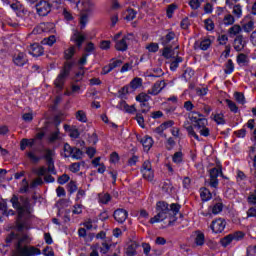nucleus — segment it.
<instances>
[{"label":"nucleus","mask_w":256,"mask_h":256,"mask_svg":"<svg viewBox=\"0 0 256 256\" xmlns=\"http://www.w3.org/2000/svg\"><path fill=\"white\" fill-rule=\"evenodd\" d=\"M73 55H75V46H70L64 51V57L67 60L72 59Z\"/></svg>","instance_id":"obj_42"},{"label":"nucleus","mask_w":256,"mask_h":256,"mask_svg":"<svg viewBox=\"0 0 256 256\" xmlns=\"http://www.w3.org/2000/svg\"><path fill=\"white\" fill-rule=\"evenodd\" d=\"M236 179L238 183H245V181H247V176L245 175V173H243V171L238 170Z\"/></svg>","instance_id":"obj_54"},{"label":"nucleus","mask_w":256,"mask_h":256,"mask_svg":"<svg viewBox=\"0 0 256 256\" xmlns=\"http://www.w3.org/2000/svg\"><path fill=\"white\" fill-rule=\"evenodd\" d=\"M225 73H227V75H231V73H233V71H235V65L233 64V60L229 59L226 63V68H225Z\"/></svg>","instance_id":"obj_45"},{"label":"nucleus","mask_w":256,"mask_h":256,"mask_svg":"<svg viewBox=\"0 0 256 256\" xmlns=\"http://www.w3.org/2000/svg\"><path fill=\"white\" fill-rule=\"evenodd\" d=\"M225 103L232 113H237L239 111V107H237V104L232 100L226 99Z\"/></svg>","instance_id":"obj_36"},{"label":"nucleus","mask_w":256,"mask_h":256,"mask_svg":"<svg viewBox=\"0 0 256 256\" xmlns=\"http://www.w3.org/2000/svg\"><path fill=\"white\" fill-rule=\"evenodd\" d=\"M52 5L51 3L41 0L36 4V10L40 17H47L48 14L51 13Z\"/></svg>","instance_id":"obj_5"},{"label":"nucleus","mask_w":256,"mask_h":256,"mask_svg":"<svg viewBox=\"0 0 256 256\" xmlns=\"http://www.w3.org/2000/svg\"><path fill=\"white\" fill-rule=\"evenodd\" d=\"M166 83L165 81H158L156 82L151 89L148 90V95H159V93H161V91H163V89H165L166 87Z\"/></svg>","instance_id":"obj_13"},{"label":"nucleus","mask_w":256,"mask_h":256,"mask_svg":"<svg viewBox=\"0 0 256 256\" xmlns=\"http://www.w3.org/2000/svg\"><path fill=\"white\" fill-rule=\"evenodd\" d=\"M44 53L45 50L43 49V46L39 45L38 43L30 45L29 54L32 55V57H41V55Z\"/></svg>","instance_id":"obj_14"},{"label":"nucleus","mask_w":256,"mask_h":256,"mask_svg":"<svg viewBox=\"0 0 256 256\" xmlns=\"http://www.w3.org/2000/svg\"><path fill=\"white\" fill-rule=\"evenodd\" d=\"M12 207L16 209L18 213V218L16 221V227L18 231H27L29 229V222L25 221L29 219L31 215V207H29V200L24 197L13 196L10 200Z\"/></svg>","instance_id":"obj_1"},{"label":"nucleus","mask_w":256,"mask_h":256,"mask_svg":"<svg viewBox=\"0 0 256 256\" xmlns=\"http://www.w3.org/2000/svg\"><path fill=\"white\" fill-rule=\"evenodd\" d=\"M72 67H73V64L71 62H67L64 64V68L61 70L60 73H62V75H66V77H69V73Z\"/></svg>","instance_id":"obj_51"},{"label":"nucleus","mask_w":256,"mask_h":256,"mask_svg":"<svg viewBox=\"0 0 256 256\" xmlns=\"http://www.w3.org/2000/svg\"><path fill=\"white\" fill-rule=\"evenodd\" d=\"M205 27L208 31H211L212 29H215V24L213 23V20L207 19L204 21Z\"/></svg>","instance_id":"obj_62"},{"label":"nucleus","mask_w":256,"mask_h":256,"mask_svg":"<svg viewBox=\"0 0 256 256\" xmlns=\"http://www.w3.org/2000/svg\"><path fill=\"white\" fill-rule=\"evenodd\" d=\"M149 99H151V97L148 96V94L146 93H140L138 96H136V101H138V103H141V113H149V106H147L146 104Z\"/></svg>","instance_id":"obj_11"},{"label":"nucleus","mask_w":256,"mask_h":256,"mask_svg":"<svg viewBox=\"0 0 256 256\" xmlns=\"http://www.w3.org/2000/svg\"><path fill=\"white\" fill-rule=\"evenodd\" d=\"M162 55L165 57V59H172V57H175V50L165 47Z\"/></svg>","instance_id":"obj_38"},{"label":"nucleus","mask_w":256,"mask_h":256,"mask_svg":"<svg viewBox=\"0 0 256 256\" xmlns=\"http://www.w3.org/2000/svg\"><path fill=\"white\" fill-rule=\"evenodd\" d=\"M41 255V250L35 246H21L18 244L14 256H38Z\"/></svg>","instance_id":"obj_4"},{"label":"nucleus","mask_w":256,"mask_h":256,"mask_svg":"<svg viewBox=\"0 0 256 256\" xmlns=\"http://www.w3.org/2000/svg\"><path fill=\"white\" fill-rule=\"evenodd\" d=\"M256 255V246H249L247 248V256Z\"/></svg>","instance_id":"obj_64"},{"label":"nucleus","mask_w":256,"mask_h":256,"mask_svg":"<svg viewBox=\"0 0 256 256\" xmlns=\"http://www.w3.org/2000/svg\"><path fill=\"white\" fill-rule=\"evenodd\" d=\"M213 44V39L211 37L202 38L201 40L196 41L195 47L201 51H207Z\"/></svg>","instance_id":"obj_12"},{"label":"nucleus","mask_w":256,"mask_h":256,"mask_svg":"<svg viewBox=\"0 0 256 256\" xmlns=\"http://www.w3.org/2000/svg\"><path fill=\"white\" fill-rule=\"evenodd\" d=\"M233 236L231 234L227 235L226 237L220 240L222 247H229L233 243Z\"/></svg>","instance_id":"obj_35"},{"label":"nucleus","mask_w":256,"mask_h":256,"mask_svg":"<svg viewBox=\"0 0 256 256\" xmlns=\"http://www.w3.org/2000/svg\"><path fill=\"white\" fill-rule=\"evenodd\" d=\"M223 23L224 25H233V23H235V16L231 14L225 15L223 19Z\"/></svg>","instance_id":"obj_52"},{"label":"nucleus","mask_w":256,"mask_h":256,"mask_svg":"<svg viewBox=\"0 0 256 256\" xmlns=\"http://www.w3.org/2000/svg\"><path fill=\"white\" fill-rule=\"evenodd\" d=\"M76 119L80 121V123H87V113L83 110H78L76 112Z\"/></svg>","instance_id":"obj_32"},{"label":"nucleus","mask_w":256,"mask_h":256,"mask_svg":"<svg viewBox=\"0 0 256 256\" xmlns=\"http://www.w3.org/2000/svg\"><path fill=\"white\" fill-rule=\"evenodd\" d=\"M27 54L21 51H16L12 56V63L16 67H24L28 63Z\"/></svg>","instance_id":"obj_6"},{"label":"nucleus","mask_w":256,"mask_h":256,"mask_svg":"<svg viewBox=\"0 0 256 256\" xmlns=\"http://www.w3.org/2000/svg\"><path fill=\"white\" fill-rule=\"evenodd\" d=\"M173 125H175V122H173V120L166 121V122L162 123L159 127H157L155 129V132L158 133V135H161V133H163V131H166V129H171V127H173Z\"/></svg>","instance_id":"obj_23"},{"label":"nucleus","mask_w":256,"mask_h":256,"mask_svg":"<svg viewBox=\"0 0 256 256\" xmlns=\"http://www.w3.org/2000/svg\"><path fill=\"white\" fill-rule=\"evenodd\" d=\"M110 65L112 66V69H117V67H121V65H123V60L117 59V58H113L110 61Z\"/></svg>","instance_id":"obj_56"},{"label":"nucleus","mask_w":256,"mask_h":256,"mask_svg":"<svg viewBox=\"0 0 256 256\" xmlns=\"http://www.w3.org/2000/svg\"><path fill=\"white\" fill-rule=\"evenodd\" d=\"M36 33H56L57 28L55 27L54 23H40L34 30L33 32Z\"/></svg>","instance_id":"obj_9"},{"label":"nucleus","mask_w":256,"mask_h":256,"mask_svg":"<svg viewBox=\"0 0 256 256\" xmlns=\"http://www.w3.org/2000/svg\"><path fill=\"white\" fill-rule=\"evenodd\" d=\"M172 41H175L174 33L166 34L164 37L161 38V43L164 45V47H167V45H171Z\"/></svg>","instance_id":"obj_28"},{"label":"nucleus","mask_w":256,"mask_h":256,"mask_svg":"<svg viewBox=\"0 0 256 256\" xmlns=\"http://www.w3.org/2000/svg\"><path fill=\"white\" fill-rule=\"evenodd\" d=\"M82 5H83L82 11L87 15H89V13H93V11L95 10V2H92L91 0H84Z\"/></svg>","instance_id":"obj_19"},{"label":"nucleus","mask_w":256,"mask_h":256,"mask_svg":"<svg viewBox=\"0 0 256 256\" xmlns=\"http://www.w3.org/2000/svg\"><path fill=\"white\" fill-rule=\"evenodd\" d=\"M194 243L197 247H203L205 245V234L201 231L194 232Z\"/></svg>","instance_id":"obj_18"},{"label":"nucleus","mask_w":256,"mask_h":256,"mask_svg":"<svg viewBox=\"0 0 256 256\" xmlns=\"http://www.w3.org/2000/svg\"><path fill=\"white\" fill-rule=\"evenodd\" d=\"M73 93H81V87L79 85H72L71 91L66 90L64 95L69 97V96L73 95Z\"/></svg>","instance_id":"obj_49"},{"label":"nucleus","mask_w":256,"mask_h":256,"mask_svg":"<svg viewBox=\"0 0 256 256\" xmlns=\"http://www.w3.org/2000/svg\"><path fill=\"white\" fill-rule=\"evenodd\" d=\"M110 201H111V195H109L108 193L99 194V203H103L104 205H107V203Z\"/></svg>","instance_id":"obj_48"},{"label":"nucleus","mask_w":256,"mask_h":256,"mask_svg":"<svg viewBox=\"0 0 256 256\" xmlns=\"http://www.w3.org/2000/svg\"><path fill=\"white\" fill-rule=\"evenodd\" d=\"M137 17V11L133 10V8L127 9V15L125 17L126 21H133Z\"/></svg>","instance_id":"obj_47"},{"label":"nucleus","mask_w":256,"mask_h":256,"mask_svg":"<svg viewBox=\"0 0 256 256\" xmlns=\"http://www.w3.org/2000/svg\"><path fill=\"white\" fill-rule=\"evenodd\" d=\"M89 21V14L82 13L80 16V27L81 29H85V25H87V22Z\"/></svg>","instance_id":"obj_50"},{"label":"nucleus","mask_w":256,"mask_h":256,"mask_svg":"<svg viewBox=\"0 0 256 256\" xmlns=\"http://www.w3.org/2000/svg\"><path fill=\"white\" fill-rule=\"evenodd\" d=\"M64 129L65 131H70L69 135L72 137V139H77V137H79V130L75 128L70 129L69 125H64Z\"/></svg>","instance_id":"obj_43"},{"label":"nucleus","mask_w":256,"mask_h":256,"mask_svg":"<svg viewBox=\"0 0 256 256\" xmlns=\"http://www.w3.org/2000/svg\"><path fill=\"white\" fill-rule=\"evenodd\" d=\"M139 248V244L137 242H131L126 248L127 256H135L137 255V249Z\"/></svg>","instance_id":"obj_25"},{"label":"nucleus","mask_w":256,"mask_h":256,"mask_svg":"<svg viewBox=\"0 0 256 256\" xmlns=\"http://www.w3.org/2000/svg\"><path fill=\"white\" fill-rule=\"evenodd\" d=\"M189 117L190 121L194 123V127H196L202 137H209V135H211V129L207 127V125H209V120H207L203 114L192 112Z\"/></svg>","instance_id":"obj_2"},{"label":"nucleus","mask_w":256,"mask_h":256,"mask_svg":"<svg viewBox=\"0 0 256 256\" xmlns=\"http://www.w3.org/2000/svg\"><path fill=\"white\" fill-rule=\"evenodd\" d=\"M146 49L150 53H157L159 51V44H157V43H150L148 46H146Z\"/></svg>","instance_id":"obj_57"},{"label":"nucleus","mask_w":256,"mask_h":256,"mask_svg":"<svg viewBox=\"0 0 256 256\" xmlns=\"http://www.w3.org/2000/svg\"><path fill=\"white\" fill-rule=\"evenodd\" d=\"M184 128L186 129L189 137H194L196 141H199V135L195 133V129L193 128V125L189 124V122L184 123Z\"/></svg>","instance_id":"obj_26"},{"label":"nucleus","mask_w":256,"mask_h":256,"mask_svg":"<svg viewBox=\"0 0 256 256\" xmlns=\"http://www.w3.org/2000/svg\"><path fill=\"white\" fill-rule=\"evenodd\" d=\"M141 173L146 181H153L155 178V172H153V168L151 167V162L145 161L142 165Z\"/></svg>","instance_id":"obj_7"},{"label":"nucleus","mask_w":256,"mask_h":256,"mask_svg":"<svg viewBox=\"0 0 256 256\" xmlns=\"http://www.w3.org/2000/svg\"><path fill=\"white\" fill-rule=\"evenodd\" d=\"M243 47H245V41H243V36L239 35L234 39V49L241 51Z\"/></svg>","instance_id":"obj_27"},{"label":"nucleus","mask_w":256,"mask_h":256,"mask_svg":"<svg viewBox=\"0 0 256 256\" xmlns=\"http://www.w3.org/2000/svg\"><path fill=\"white\" fill-rule=\"evenodd\" d=\"M62 15L66 21H73V14L67 8H63Z\"/></svg>","instance_id":"obj_60"},{"label":"nucleus","mask_w":256,"mask_h":256,"mask_svg":"<svg viewBox=\"0 0 256 256\" xmlns=\"http://www.w3.org/2000/svg\"><path fill=\"white\" fill-rule=\"evenodd\" d=\"M234 99L239 103V105H245L247 101L245 100V95L240 92H235L234 93Z\"/></svg>","instance_id":"obj_34"},{"label":"nucleus","mask_w":256,"mask_h":256,"mask_svg":"<svg viewBox=\"0 0 256 256\" xmlns=\"http://www.w3.org/2000/svg\"><path fill=\"white\" fill-rule=\"evenodd\" d=\"M232 13L237 19H240L241 15H243V8L240 4L234 5Z\"/></svg>","instance_id":"obj_41"},{"label":"nucleus","mask_w":256,"mask_h":256,"mask_svg":"<svg viewBox=\"0 0 256 256\" xmlns=\"http://www.w3.org/2000/svg\"><path fill=\"white\" fill-rule=\"evenodd\" d=\"M200 197H201L202 201H210V199L213 197V195L211 194V191H209V189L202 188V189H200Z\"/></svg>","instance_id":"obj_29"},{"label":"nucleus","mask_w":256,"mask_h":256,"mask_svg":"<svg viewBox=\"0 0 256 256\" xmlns=\"http://www.w3.org/2000/svg\"><path fill=\"white\" fill-rule=\"evenodd\" d=\"M62 155L63 157H71L73 155V148L68 143L64 144Z\"/></svg>","instance_id":"obj_46"},{"label":"nucleus","mask_w":256,"mask_h":256,"mask_svg":"<svg viewBox=\"0 0 256 256\" xmlns=\"http://www.w3.org/2000/svg\"><path fill=\"white\" fill-rule=\"evenodd\" d=\"M238 65H247L249 63V57L245 54H239L237 56Z\"/></svg>","instance_id":"obj_44"},{"label":"nucleus","mask_w":256,"mask_h":256,"mask_svg":"<svg viewBox=\"0 0 256 256\" xmlns=\"http://www.w3.org/2000/svg\"><path fill=\"white\" fill-rule=\"evenodd\" d=\"M116 109H119L120 111H124L125 113H135V111H137V109L135 108V105L129 106V104H127V102L123 100L117 104Z\"/></svg>","instance_id":"obj_16"},{"label":"nucleus","mask_w":256,"mask_h":256,"mask_svg":"<svg viewBox=\"0 0 256 256\" xmlns=\"http://www.w3.org/2000/svg\"><path fill=\"white\" fill-rule=\"evenodd\" d=\"M171 211L169 210V204L165 201H159L156 203V215L150 219V223L153 225L155 223H161L168 219L171 221Z\"/></svg>","instance_id":"obj_3"},{"label":"nucleus","mask_w":256,"mask_h":256,"mask_svg":"<svg viewBox=\"0 0 256 256\" xmlns=\"http://www.w3.org/2000/svg\"><path fill=\"white\" fill-rule=\"evenodd\" d=\"M210 209H211L213 215H219V213H221V211H223V203L218 202V203L214 204Z\"/></svg>","instance_id":"obj_39"},{"label":"nucleus","mask_w":256,"mask_h":256,"mask_svg":"<svg viewBox=\"0 0 256 256\" xmlns=\"http://www.w3.org/2000/svg\"><path fill=\"white\" fill-rule=\"evenodd\" d=\"M67 80V76L65 74H62L60 72V74L56 77V79L54 80V85L56 89H60L62 90L64 85H65V81Z\"/></svg>","instance_id":"obj_20"},{"label":"nucleus","mask_w":256,"mask_h":256,"mask_svg":"<svg viewBox=\"0 0 256 256\" xmlns=\"http://www.w3.org/2000/svg\"><path fill=\"white\" fill-rule=\"evenodd\" d=\"M99 249V244H95L91 246V253L90 256H99V251H97Z\"/></svg>","instance_id":"obj_63"},{"label":"nucleus","mask_w":256,"mask_h":256,"mask_svg":"<svg viewBox=\"0 0 256 256\" xmlns=\"http://www.w3.org/2000/svg\"><path fill=\"white\" fill-rule=\"evenodd\" d=\"M71 41H73L77 47H81V45L85 43V35L81 33H74L71 37Z\"/></svg>","instance_id":"obj_22"},{"label":"nucleus","mask_w":256,"mask_h":256,"mask_svg":"<svg viewBox=\"0 0 256 256\" xmlns=\"http://www.w3.org/2000/svg\"><path fill=\"white\" fill-rule=\"evenodd\" d=\"M225 227H227V222L223 218L215 219L210 225L212 233H223V231H225Z\"/></svg>","instance_id":"obj_8"},{"label":"nucleus","mask_w":256,"mask_h":256,"mask_svg":"<svg viewBox=\"0 0 256 256\" xmlns=\"http://www.w3.org/2000/svg\"><path fill=\"white\" fill-rule=\"evenodd\" d=\"M212 119L217 125H225V115L223 113L212 114Z\"/></svg>","instance_id":"obj_30"},{"label":"nucleus","mask_w":256,"mask_h":256,"mask_svg":"<svg viewBox=\"0 0 256 256\" xmlns=\"http://www.w3.org/2000/svg\"><path fill=\"white\" fill-rule=\"evenodd\" d=\"M254 25L255 23L253 22V20H251V18L247 16L243 20V24H242L243 31H245L246 33H251V31H253Z\"/></svg>","instance_id":"obj_21"},{"label":"nucleus","mask_w":256,"mask_h":256,"mask_svg":"<svg viewBox=\"0 0 256 256\" xmlns=\"http://www.w3.org/2000/svg\"><path fill=\"white\" fill-rule=\"evenodd\" d=\"M55 43H57V38L55 35H51L48 38H44L42 40V45H49L50 47L55 45Z\"/></svg>","instance_id":"obj_37"},{"label":"nucleus","mask_w":256,"mask_h":256,"mask_svg":"<svg viewBox=\"0 0 256 256\" xmlns=\"http://www.w3.org/2000/svg\"><path fill=\"white\" fill-rule=\"evenodd\" d=\"M179 209H181V206L179 204H171L170 206V220L169 225H173L177 221V213H179Z\"/></svg>","instance_id":"obj_17"},{"label":"nucleus","mask_w":256,"mask_h":256,"mask_svg":"<svg viewBox=\"0 0 256 256\" xmlns=\"http://www.w3.org/2000/svg\"><path fill=\"white\" fill-rule=\"evenodd\" d=\"M172 161L176 165L183 163V152L181 151L175 152L174 155L172 156Z\"/></svg>","instance_id":"obj_33"},{"label":"nucleus","mask_w":256,"mask_h":256,"mask_svg":"<svg viewBox=\"0 0 256 256\" xmlns=\"http://www.w3.org/2000/svg\"><path fill=\"white\" fill-rule=\"evenodd\" d=\"M140 143L144 147V151H149L151 147H153V138L150 136H144L141 140Z\"/></svg>","instance_id":"obj_24"},{"label":"nucleus","mask_w":256,"mask_h":256,"mask_svg":"<svg viewBox=\"0 0 256 256\" xmlns=\"http://www.w3.org/2000/svg\"><path fill=\"white\" fill-rule=\"evenodd\" d=\"M219 175H221V177H223V170H222L221 166H218L217 168H212L210 170V179H217V177H219Z\"/></svg>","instance_id":"obj_31"},{"label":"nucleus","mask_w":256,"mask_h":256,"mask_svg":"<svg viewBox=\"0 0 256 256\" xmlns=\"http://www.w3.org/2000/svg\"><path fill=\"white\" fill-rule=\"evenodd\" d=\"M141 85H143V79L141 78H134L131 82H130V87L131 89H139V87H141Z\"/></svg>","instance_id":"obj_40"},{"label":"nucleus","mask_w":256,"mask_h":256,"mask_svg":"<svg viewBox=\"0 0 256 256\" xmlns=\"http://www.w3.org/2000/svg\"><path fill=\"white\" fill-rule=\"evenodd\" d=\"M209 93V89L207 87H202V88H196V94L199 97H205Z\"/></svg>","instance_id":"obj_61"},{"label":"nucleus","mask_w":256,"mask_h":256,"mask_svg":"<svg viewBox=\"0 0 256 256\" xmlns=\"http://www.w3.org/2000/svg\"><path fill=\"white\" fill-rule=\"evenodd\" d=\"M127 217H129V213L125 209H118L114 212V219L117 223H125Z\"/></svg>","instance_id":"obj_15"},{"label":"nucleus","mask_w":256,"mask_h":256,"mask_svg":"<svg viewBox=\"0 0 256 256\" xmlns=\"http://www.w3.org/2000/svg\"><path fill=\"white\" fill-rule=\"evenodd\" d=\"M175 9H177V5H175V4H170L167 7L166 13H167V17L169 19H171V17H173V13L175 12Z\"/></svg>","instance_id":"obj_59"},{"label":"nucleus","mask_w":256,"mask_h":256,"mask_svg":"<svg viewBox=\"0 0 256 256\" xmlns=\"http://www.w3.org/2000/svg\"><path fill=\"white\" fill-rule=\"evenodd\" d=\"M114 41H116L115 48L117 51H127V37L116 34Z\"/></svg>","instance_id":"obj_10"},{"label":"nucleus","mask_w":256,"mask_h":256,"mask_svg":"<svg viewBox=\"0 0 256 256\" xmlns=\"http://www.w3.org/2000/svg\"><path fill=\"white\" fill-rule=\"evenodd\" d=\"M230 235L232 236V239L234 241H241V239H243V237H245V233H243L241 231L234 232Z\"/></svg>","instance_id":"obj_58"},{"label":"nucleus","mask_w":256,"mask_h":256,"mask_svg":"<svg viewBox=\"0 0 256 256\" xmlns=\"http://www.w3.org/2000/svg\"><path fill=\"white\" fill-rule=\"evenodd\" d=\"M227 41H229V35L227 34H219L218 43L220 45H227Z\"/></svg>","instance_id":"obj_55"},{"label":"nucleus","mask_w":256,"mask_h":256,"mask_svg":"<svg viewBox=\"0 0 256 256\" xmlns=\"http://www.w3.org/2000/svg\"><path fill=\"white\" fill-rule=\"evenodd\" d=\"M71 157L72 159H81V157H83V152L79 148H73Z\"/></svg>","instance_id":"obj_53"}]
</instances>
